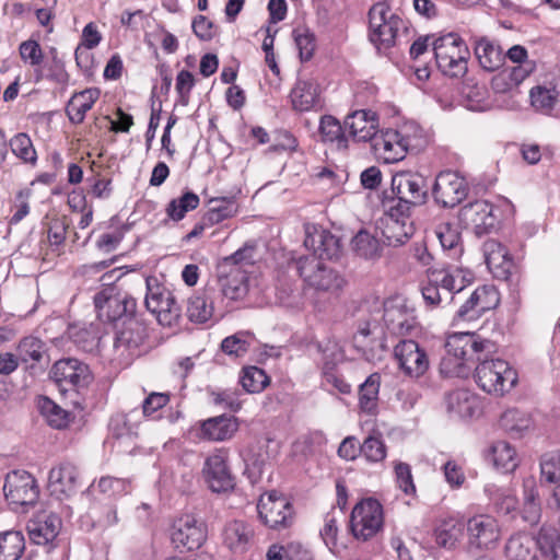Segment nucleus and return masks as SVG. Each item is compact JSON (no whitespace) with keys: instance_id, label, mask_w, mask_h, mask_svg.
Returning a JSON list of instances; mask_svg holds the SVG:
<instances>
[{"instance_id":"obj_54","label":"nucleus","mask_w":560,"mask_h":560,"mask_svg":"<svg viewBox=\"0 0 560 560\" xmlns=\"http://www.w3.org/2000/svg\"><path fill=\"white\" fill-rule=\"evenodd\" d=\"M485 491L500 512L510 514L516 511L517 499L511 490L498 488L494 485H488Z\"/></svg>"},{"instance_id":"obj_27","label":"nucleus","mask_w":560,"mask_h":560,"mask_svg":"<svg viewBox=\"0 0 560 560\" xmlns=\"http://www.w3.org/2000/svg\"><path fill=\"white\" fill-rule=\"evenodd\" d=\"M217 294V290L211 287L195 292L187 301L188 319L197 324H203L211 319L215 310L214 298Z\"/></svg>"},{"instance_id":"obj_23","label":"nucleus","mask_w":560,"mask_h":560,"mask_svg":"<svg viewBox=\"0 0 560 560\" xmlns=\"http://www.w3.org/2000/svg\"><path fill=\"white\" fill-rule=\"evenodd\" d=\"M493 207L487 200H476L464 206L459 211L460 222L482 235L495 224Z\"/></svg>"},{"instance_id":"obj_41","label":"nucleus","mask_w":560,"mask_h":560,"mask_svg":"<svg viewBox=\"0 0 560 560\" xmlns=\"http://www.w3.org/2000/svg\"><path fill=\"white\" fill-rule=\"evenodd\" d=\"M500 425L515 438H521L534 428L532 417L516 408L505 410L500 418Z\"/></svg>"},{"instance_id":"obj_30","label":"nucleus","mask_w":560,"mask_h":560,"mask_svg":"<svg viewBox=\"0 0 560 560\" xmlns=\"http://www.w3.org/2000/svg\"><path fill=\"white\" fill-rule=\"evenodd\" d=\"M482 249L486 264L493 276L506 279L513 268V260L508 249L495 240H487Z\"/></svg>"},{"instance_id":"obj_21","label":"nucleus","mask_w":560,"mask_h":560,"mask_svg":"<svg viewBox=\"0 0 560 560\" xmlns=\"http://www.w3.org/2000/svg\"><path fill=\"white\" fill-rule=\"evenodd\" d=\"M469 545L478 549H491L500 539L498 521L490 515H476L467 523Z\"/></svg>"},{"instance_id":"obj_7","label":"nucleus","mask_w":560,"mask_h":560,"mask_svg":"<svg viewBox=\"0 0 560 560\" xmlns=\"http://www.w3.org/2000/svg\"><path fill=\"white\" fill-rule=\"evenodd\" d=\"M97 316L103 322H124L133 316L136 300L126 293H120L115 287H106L94 296Z\"/></svg>"},{"instance_id":"obj_48","label":"nucleus","mask_w":560,"mask_h":560,"mask_svg":"<svg viewBox=\"0 0 560 560\" xmlns=\"http://www.w3.org/2000/svg\"><path fill=\"white\" fill-rule=\"evenodd\" d=\"M352 248L360 257L375 259L381 256L380 241L366 230L359 231L352 238Z\"/></svg>"},{"instance_id":"obj_12","label":"nucleus","mask_w":560,"mask_h":560,"mask_svg":"<svg viewBox=\"0 0 560 560\" xmlns=\"http://www.w3.org/2000/svg\"><path fill=\"white\" fill-rule=\"evenodd\" d=\"M171 540L179 552L199 549L207 540V526L192 514L180 515L172 525Z\"/></svg>"},{"instance_id":"obj_47","label":"nucleus","mask_w":560,"mask_h":560,"mask_svg":"<svg viewBox=\"0 0 560 560\" xmlns=\"http://www.w3.org/2000/svg\"><path fill=\"white\" fill-rule=\"evenodd\" d=\"M25 548L24 536L18 530L0 534V560H19Z\"/></svg>"},{"instance_id":"obj_20","label":"nucleus","mask_w":560,"mask_h":560,"mask_svg":"<svg viewBox=\"0 0 560 560\" xmlns=\"http://www.w3.org/2000/svg\"><path fill=\"white\" fill-rule=\"evenodd\" d=\"M238 419L233 416H217L198 422L195 427L196 436L208 442L231 440L238 431Z\"/></svg>"},{"instance_id":"obj_40","label":"nucleus","mask_w":560,"mask_h":560,"mask_svg":"<svg viewBox=\"0 0 560 560\" xmlns=\"http://www.w3.org/2000/svg\"><path fill=\"white\" fill-rule=\"evenodd\" d=\"M318 131L323 142L335 143L339 150L348 148V137L347 131L345 130V124L341 125L334 116H322Z\"/></svg>"},{"instance_id":"obj_28","label":"nucleus","mask_w":560,"mask_h":560,"mask_svg":"<svg viewBox=\"0 0 560 560\" xmlns=\"http://www.w3.org/2000/svg\"><path fill=\"white\" fill-rule=\"evenodd\" d=\"M78 482L77 467L70 463H62L49 471L48 489L58 499L69 497L75 491Z\"/></svg>"},{"instance_id":"obj_1","label":"nucleus","mask_w":560,"mask_h":560,"mask_svg":"<svg viewBox=\"0 0 560 560\" xmlns=\"http://www.w3.org/2000/svg\"><path fill=\"white\" fill-rule=\"evenodd\" d=\"M445 348L441 372L450 376H465L470 370L468 363L478 362V355L493 352L494 345L474 334L459 332L448 337Z\"/></svg>"},{"instance_id":"obj_11","label":"nucleus","mask_w":560,"mask_h":560,"mask_svg":"<svg viewBox=\"0 0 560 560\" xmlns=\"http://www.w3.org/2000/svg\"><path fill=\"white\" fill-rule=\"evenodd\" d=\"M260 521L271 529H283L292 525L293 508L290 501L276 490L260 495L257 503Z\"/></svg>"},{"instance_id":"obj_24","label":"nucleus","mask_w":560,"mask_h":560,"mask_svg":"<svg viewBox=\"0 0 560 560\" xmlns=\"http://www.w3.org/2000/svg\"><path fill=\"white\" fill-rule=\"evenodd\" d=\"M347 137L357 142L374 141L378 131V117L371 110H355L345 119Z\"/></svg>"},{"instance_id":"obj_55","label":"nucleus","mask_w":560,"mask_h":560,"mask_svg":"<svg viewBox=\"0 0 560 560\" xmlns=\"http://www.w3.org/2000/svg\"><path fill=\"white\" fill-rule=\"evenodd\" d=\"M12 153L24 163L34 165L37 161V153L28 135L21 132L10 140Z\"/></svg>"},{"instance_id":"obj_14","label":"nucleus","mask_w":560,"mask_h":560,"mask_svg":"<svg viewBox=\"0 0 560 560\" xmlns=\"http://www.w3.org/2000/svg\"><path fill=\"white\" fill-rule=\"evenodd\" d=\"M394 357L399 370L411 378L424 375L430 366L425 350L411 339L399 341L394 348Z\"/></svg>"},{"instance_id":"obj_15","label":"nucleus","mask_w":560,"mask_h":560,"mask_svg":"<svg viewBox=\"0 0 560 560\" xmlns=\"http://www.w3.org/2000/svg\"><path fill=\"white\" fill-rule=\"evenodd\" d=\"M3 491L7 501L14 505L32 504L38 497L35 479L25 470H14L7 475Z\"/></svg>"},{"instance_id":"obj_17","label":"nucleus","mask_w":560,"mask_h":560,"mask_svg":"<svg viewBox=\"0 0 560 560\" xmlns=\"http://www.w3.org/2000/svg\"><path fill=\"white\" fill-rule=\"evenodd\" d=\"M445 408L452 419L478 418L482 412L480 397L466 388L454 389L445 396Z\"/></svg>"},{"instance_id":"obj_3","label":"nucleus","mask_w":560,"mask_h":560,"mask_svg":"<svg viewBox=\"0 0 560 560\" xmlns=\"http://www.w3.org/2000/svg\"><path fill=\"white\" fill-rule=\"evenodd\" d=\"M488 354L478 355L474 377L485 393L501 397L515 387L518 375L508 361L498 358L488 359Z\"/></svg>"},{"instance_id":"obj_5","label":"nucleus","mask_w":560,"mask_h":560,"mask_svg":"<svg viewBox=\"0 0 560 560\" xmlns=\"http://www.w3.org/2000/svg\"><path fill=\"white\" fill-rule=\"evenodd\" d=\"M145 307L162 326L171 327L178 322L180 307L174 294L156 277L145 279Z\"/></svg>"},{"instance_id":"obj_60","label":"nucleus","mask_w":560,"mask_h":560,"mask_svg":"<svg viewBox=\"0 0 560 560\" xmlns=\"http://www.w3.org/2000/svg\"><path fill=\"white\" fill-rule=\"evenodd\" d=\"M464 93L466 95L468 109L485 112L492 107L488 91L483 85H467Z\"/></svg>"},{"instance_id":"obj_49","label":"nucleus","mask_w":560,"mask_h":560,"mask_svg":"<svg viewBox=\"0 0 560 560\" xmlns=\"http://www.w3.org/2000/svg\"><path fill=\"white\" fill-rule=\"evenodd\" d=\"M559 92L553 86L537 85L529 92L532 106L540 113L549 114L556 106Z\"/></svg>"},{"instance_id":"obj_16","label":"nucleus","mask_w":560,"mask_h":560,"mask_svg":"<svg viewBox=\"0 0 560 560\" xmlns=\"http://www.w3.org/2000/svg\"><path fill=\"white\" fill-rule=\"evenodd\" d=\"M114 348L120 358H128L144 342L148 334L145 325L135 315L116 327Z\"/></svg>"},{"instance_id":"obj_45","label":"nucleus","mask_w":560,"mask_h":560,"mask_svg":"<svg viewBox=\"0 0 560 560\" xmlns=\"http://www.w3.org/2000/svg\"><path fill=\"white\" fill-rule=\"evenodd\" d=\"M38 408L48 424L55 429H65L71 421V413L48 397L39 398Z\"/></svg>"},{"instance_id":"obj_29","label":"nucleus","mask_w":560,"mask_h":560,"mask_svg":"<svg viewBox=\"0 0 560 560\" xmlns=\"http://www.w3.org/2000/svg\"><path fill=\"white\" fill-rule=\"evenodd\" d=\"M290 98L296 112L316 110L322 107L320 86L315 80H299L291 91Z\"/></svg>"},{"instance_id":"obj_62","label":"nucleus","mask_w":560,"mask_h":560,"mask_svg":"<svg viewBox=\"0 0 560 560\" xmlns=\"http://www.w3.org/2000/svg\"><path fill=\"white\" fill-rule=\"evenodd\" d=\"M407 151L420 150L425 144L423 130L416 122H406L397 129Z\"/></svg>"},{"instance_id":"obj_8","label":"nucleus","mask_w":560,"mask_h":560,"mask_svg":"<svg viewBox=\"0 0 560 560\" xmlns=\"http://www.w3.org/2000/svg\"><path fill=\"white\" fill-rule=\"evenodd\" d=\"M229 455L228 448L220 447L214 448L205 458L201 474L212 492L225 493L233 490L235 486L234 476L229 466Z\"/></svg>"},{"instance_id":"obj_46","label":"nucleus","mask_w":560,"mask_h":560,"mask_svg":"<svg viewBox=\"0 0 560 560\" xmlns=\"http://www.w3.org/2000/svg\"><path fill=\"white\" fill-rule=\"evenodd\" d=\"M255 340L250 331L242 330L225 337L221 342V350L229 357H244Z\"/></svg>"},{"instance_id":"obj_39","label":"nucleus","mask_w":560,"mask_h":560,"mask_svg":"<svg viewBox=\"0 0 560 560\" xmlns=\"http://www.w3.org/2000/svg\"><path fill=\"white\" fill-rule=\"evenodd\" d=\"M381 230L388 246L405 244L415 232L412 222L397 221V219H382Z\"/></svg>"},{"instance_id":"obj_61","label":"nucleus","mask_w":560,"mask_h":560,"mask_svg":"<svg viewBox=\"0 0 560 560\" xmlns=\"http://www.w3.org/2000/svg\"><path fill=\"white\" fill-rule=\"evenodd\" d=\"M18 351L23 362H39L44 354V342L33 336L25 337L20 341Z\"/></svg>"},{"instance_id":"obj_44","label":"nucleus","mask_w":560,"mask_h":560,"mask_svg":"<svg viewBox=\"0 0 560 560\" xmlns=\"http://www.w3.org/2000/svg\"><path fill=\"white\" fill-rule=\"evenodd\" d=\"M435 236L439 240L443 250L451 258H459L463 254L460 243V233L458 229L451 223H441L435 229Z\"/></svg>"},{"instance_id":"obj_58","label":"nucleus","mask_w":560,"mask_h":560,"mask_svg":"<svg viewBox=\"0 0 560 560\" xmlns=\"http://www.w3.org/2000/svg\"><path fill=\"white\" fill-rule=\"evenodd\" d=\"M210 203L211 207L207 213V218L211 223H220L237 213V205L234 198H215L212 199Z\"/></svg>"},{"instance_id":"obj_34","label":"nucleus","mask_w":560,"mask_h":560,"mask_svg":"<svg viewBox=\"0 0 560 560\" xmlns=\"http://www.w3.org/2000/svg\"><path fill=\"white\" fill-rule=\"evenodd\" d=\"M536 69L535 61H525V63H514L505 68L493 79V88L498 92H504L521 84Z\"/></svg>"},{"instance_id":"obj_19","label":"nucleus","mask_w":560,"mask_h":560,"mask_svg":"<svg viewBox=\"0 0 560 560\" xmlns=\"http://www.w3.org/2000/svg\"><path fill=\"white\" fill-rule=\"evenodd\" d=\"M383 319L387 330L397 336L411 334L418 325L415 310L402 301L386 302Z\"/></svg>"},{"instance_id":"obj_2","label":"nucleus","mask_w":560,"mask_h":560,"mask_svg":"<svg viewBox=\"0 0 560 560\" xmlns=\"http://www.w3.org/2000/svg\"><path fill=\"white\" fill-rule=\"evenodd\" d=\"M408 32V23L388 3L377 2L369 10V39L378 51L399 44Z\"/></svg>"},{"instance_id":"obj_43","label":"nucleus","mask_w":560,"mask_h":560,"mask_svg":"<svg viewBox=\"0 0 560 560\" xmlns=\"http://www.w3.org/2000/svg\"><path fill=\"white\" fill-rule=\"evenodd\" d=\"M475 55L480 66L487 71L499 69L503 61L500 47L487 38H480L476 42Z\"/></svg>"},{"instance_id":"obj_36","label":"nucleus","mask_w":560,"mask_h":560,"mask_svg":"<svg viewBox=\"0 0 560 560\" xmlns=\"http://www.w3.org/2000/svg\"><path fill=\"white\" fill-rule=\"evenodd\" d=\"M464 534V524L455 517L442 520L434 529L435 542L444 549H454Z\"/></svg>"},{"instance_id":"obj_64","label":"nucleus","mask_w":560,"mask_h":560,"mask_svg":"<svg viewBox=\"0 0 560 560\" xmlns=\"http://www.w3.org/2000/svg\"><path fill=\"white\" fill-rule=\"evenodd\" d=\"M137 411L129 413H117L112 417L109 422L110 431L117 436L130 435L136 432L137 424L133 420Z\"/></svg>"},{"instance_id":"obj_37","label":"nucleus","mask_w":560,"mask_h":560,"mask_svg":"<svg viewBox=\"0 0 560 560\" xmlns=\"http://www.w3.org/2000/svg\"><path fill=\"white\" fill-rule=\"evenodd\" d=\"M381 387V374L372 373L359 386V408L368 415H376L378 411V394Z\"/></svg>"},{"instance_id":"obj_9","label":"nucleus","mask_w":560,"mask_h":560,"mask_svg":"<svg viewBox=\"0 0 560 560\" xmlns=\"http://www.w3.org/2000/svg\"><path fill=\"white\" fill-rule=\"evenodd\" d=\"M50 377L62 393H79L93 381L89 365L74 358L61 359L55 362L50 370Z\"/></svg>"},{"instance_id":"obj_13","label":"nucleus","mask_w":560,"mask_h":560,"mask_svg":"<svg viewBox=\"0 0 560 560\" xmlns=\"http://www.w3.org/2000/svg\"><path fill=\"white\" fill-rule=\"evenodd\" d=\"M468 184L464 177L453 171L438 174L432 187L434 201L443 208H454L468 195Z\"/></svg>"},{"instance_id":"obj_63","label":"nucleus","mask_w":560,"mask_h":560,"mask_svg":"<svg viewBox=\"0 0 560 560\" xmlns=\"http://www.w3.org/2000/svg\"><path fill=\"white\" fill-rule=\"evenodd\" d=\"M360 454L370 463H380L386 457V446L380 436H368L360 445Z\"/></svg>"},{"instance_id":"obj_42","label":"nucleus","mask_w":560,"mask_h":560,"mask_svg":"<svg viewBox=\"0 0 560 560\" xmlns=\"http://www.w3.org/2000/svg\"><path fill=\"white\" fill-rule=\"evenodd\" d=\"M505 553L509 560H535V539L526 533H517L508 540Z\"/></svg>"},{"instance_id":"obj_22","label":"nucleus","mask_w":560,"mask_h":560,"mask_svg":"<svg viewBox=\"0 0 560 560\" xmlns=\"http://www.w3.org/2000/svg\"><path fill=\"white\" fill-rule=\"evenodd\" d=\"M392 190L415 206H421L428 197L425 178L413 172H399L392 178Z\"/></svg>"},{"instance_id":"obj_6","label":"nucleus","mask_w":560,"mask_h":560,"mask_svg":"<svg viewBox=\"0 0 560 560\" xmlns=\"http://www.w3.org/2000/svg\"><path fill=\"white\" fill-rule=\"evenodd\" d=\"M384 514L382 504L372 498L358 502L350 516V530L359 540H368L383 527Z\"/></svg>"},{"instance_id":"obj_59","label":"nucleus","mask_w":560,"mask_h":560,"mask_svg":"<svg viewBox=\"0 0 560 560\" xmlns=\"http://www.w3.org/2000/svg\"><path fill=\"white\" fill-rule=\"evenodd\" d=\"M269 383V377L262 369L248 366L243 370L241 384L247 393H259Z\"/></svg>"},{"instance_id":"obj_50","label":"nucleus","mask_w":560,"mask_h":560,"mask_svg":"<svg viewBox=\"0 0 560 560\" xmlns=\"http://www.w3.org/2000/svg\"><path fill=\"white\" fill-rule=\"evenodd\" d=\"M416 207L406 199L395 195L383 200L384 217L382 219H397V221L412 222L411 210Z\"/></svg>"},{"instance_id":"obj_10","label":"nucleus","mask_w":560,"mask_h":560,"mask_svg":"<svg viewBox=\"0 0 560 560\" xmlns=\"http://www.w3.org/2000/svg\"><path fill=\"white\" fill-rule=\"evenodd\" d=\"M300 276L317 291L336 292L343 284V278L315 256H304L298 261Z\"/></svg>"},{"instance_id":"obj_18","label":"nucleus","mask_w":560,"mask_h":560,"mask_svg":"<svg viewBox=\"0 0 560 560\" xmlns=\"http://www.w3.org/2000/svg\"><path fill=\"white\" fill-rule=\"evenodd\" d=\"M304 246L319 260L332 259L339 255L340 241L329 231L316 224L305 225Z\"/></svg>"},{"instance_id":"obj_56","label":"nucleus","mask_w":560,"mask_h":560,"mask_svg":"<svg viewBox=\"0 0 560 560\" xmlns=\"http://www.w3.org/2000/svg\"><path fill=\"white\" fill-rule=\"evenodd\" d=\"M293 38L299 50L300 59L308 61L314 56L316 49L315 34L305 26H299L293 30Z\"/></svg>"},{"instance_id":"obj_53","label":"nucleus","mask_w":560,"mask_h":560,"mask_svg":"<svg viewBox=\"0 0 560 560\" xmlns=\"http://www.w3.org/2000/svg\"><path fill=\"white\" fill-rule=\"evenodd\" d=\"M198 195L191 191L185 192L179 198L173 199L166 207V213L173 221L182 220L188 211L195 210L199 206Z\"/></svg>"},{"instance_id":"obj_33","label":"nucleus","mask_w":560,"mask_h":560,"mask_svg":"<svg viewBox=\"0 0 560 560\" xmlns=\"http://www.w3.org/2000/svg\"><path fill=\"white\" fill-rule=\"evenodd\" d=\"M430 276L444 293L445 302L452 301L454 295L460 293L467 285V280L462 269L434 270Z\"/></svg>"},{"instance_id":"obj_26","label":"nucleus","mask_w":560,"mask_h":560,"mask_svg":"<svg viewBox=\"0 0 560 560\" xmlns=\"http://www.w3.org/2000/svg\"><path fill=\"white\" fill-rule=\"evenodd\" d=\"M60 528V517L49 511L36 513L27 524L28 536L36 545H47L54 541Z\"/></svg>"},{"instance_id":"obj_57","label":"nucleus","mask_w":560,"mask_h":560,"mask_svg":"<svg viewBox=\"0 0 560 560\" xmlns=\"http://www.w3.org/2000/svg\"><path fill=\"white\" fill-rule=\"evenodd\" d=\"M19 52L23 62L35 69L37 77H42L40 66L44 61V52L35 39H27L20 44Z\"/></svg>"},{"instance_id":"obj_38","label":"nucleus","mask_w":560,"mask_h":560,"mask_svg":"<svg viewBox=\"0 0 560 560\" xmlns=\"http://www.w3.org/2000/svg\"><path fill=\"white\" fill-rule=\"evenodd\" d=\"M100 90L86 89L75 93L67 105V115L73 124H81L84 120L86 112H89L97 98Z\"/></svg>"},{"instance_id":"obj_32","label":"nucleus","mask_w":560,"mask_h":560,"mask_svg":"<svg viewBox=\"0 0 560 560\" xmlns=\"http://www.w3.org/2000/svg\"><path fill=\"white\" fill-rule=\"evenodd\" d=\"M521 516L524 522L532 526L537 525L541 517V504L537 482L532 476L523 480V505Z\"/></svg>"},{"instance_id":"obj_52","label":"nucleus","mask_w":560,"mask_h":560,"mask_svg":"<svg viewBox=\"0 0 560 560\" xmlns=\"http://www.w3.org/2000/svg\"><path fill=\"white\" fill-rule=\"evenodd\" d=\"M469 303L475 306V313L481 316L498 305L499 294L493 287L482 285L470 294Z\"/></svg>"},{"instance_id":"obj_25","label":"nucleus","mask_w":560,"mask_h":560,"mask_svg":"<svg viewBox=\"0 0 560 560\" xmlns=\"http://www.w3.org/2000/svg\"><path fill=\"white\" fill-rule=\"evenodd\" d=\"M372 148L375 156L387 164L401 161L408 152L397 129L382 131L374 138Z\"/></svg>"},{"instance_id":"obj_35","label":"nucleus","mask_w":560,"mask_h":560,"mask_svg":"<svg viewBox=\"0 0 560 560\" xmlns=\"http://www.w3.org/2000/svg\"><path fill=\"white\" fill-rule=\"evenodd\" d=\"M488 456L493 466L502 472H512L520 465L515 447L506 441H495L489 448Z\"/></svg>"},{"instance_id":"obj_31","label":"nucleus","mask_w":560,"mask_h":560,"mask_svg":"<svg viewBox=\"0 0 560 560\" xmlns=\"http://www.w3.org/2000/svg\"><path fill=\"white\" fill-rule=\"evenodd\" d=\"M253 538V529L243 521H231L225 524L222 532V540L234 553H243L247 550Z\"/></svg>"},{"instance_id":"obj_51","label":"nucleus","mask_w":560,"mask_h":560,"mask_svg":"<svg viewBox=\"0 0 560 560\" xmlns=\"http://www.w3.org/2000/svg\"><path fill=\"white\" fill-rule=\"evenodd\" d=\"M540 483L560 485V452H550L541 456Z\"/></svg>"},{"instance_id":"obj_4","label":"nucleus","mask_w":560,"mask_h":560,"mask_svg":"<svg viewBox=\"0 0 560 560\" xmlns=\"http://www.w3.org/2000/svg\"><path fill=\"white\" fill-rule=\"evenodd\" d=\"M438 68L451 78L463 77L468 69L469 49L462 37L447 33L432 43Z\"/></svg>"}]
</instances>
